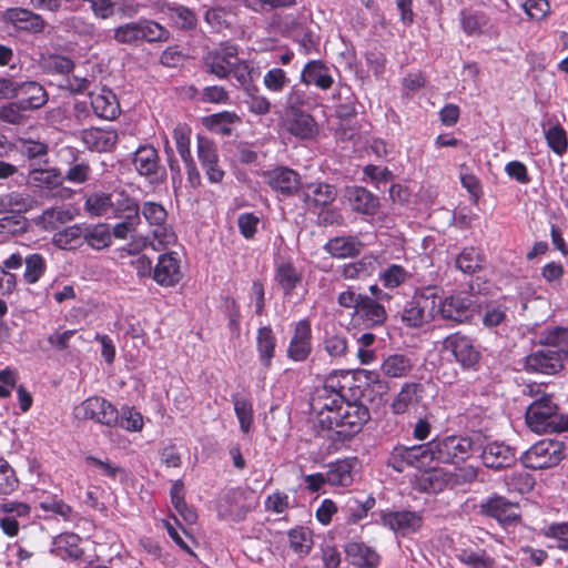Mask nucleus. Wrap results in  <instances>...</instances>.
Masks as SVG:
<instances>
[{
    "mask_svg": "<svg viewBox=\"0 0 568 568\" xmlns=\"http://www.w3.org/2000/svg\"><path fill=\"white\" fill-rule=\"evenodd\" d=\"M110 219L120 220L112 229L113 236L118 240L128 239L141 224L138 200L124 189L114 190L112 192Z\"/></svg>",
    "mask_w": 568,
    "mask_h": 568,
    "instance_id": "obj_1",
    "label": "nucleus"
},
{
    "mask_svg": "<svg viewBox=\"0 0 568 568\" xmlns=\"http://www.w3.org/2000/svg\"><path fill=\"white\" fill-rule=\"evenodd\" d=\"M438 288L435 286L416 290L406 302L400 320L407 327H422L437 315Z\"/></svg>",
    "mask_w": 568,
    "mask_h": 568,
    "instance_id": "obj_2",
    "label": "nucleus"
},
{
    "mask_svg": "<svg viewBox=\"0 0 568 568\" xmlns=\"http://www.w3.org/2000/svg\"><path fill=\"white\" fill-rule=\"evenodd\" d=\"M369 417V410L365 405L345 402L332 415V429H328L332 432L331 437L336 442L345 443L362 430Z\"/></svg>",
    "mask_w": 568,
    "mask_h": 568,
    "instance_id": "obj_3",
    "label": "nucleus"
},
{
    "mask_svg": "<svg viewBox=\"0 0 568 568\" xmlns=\"http://www.w3.org/2000/svg\"><path fill=\"white\" fill-rule=\"evenodd\" d=\"M534 400L526 409L527 426L537 434L552 433L558 405L551 394L541 390L540 386L529 387Z\"/></svg>",
    "mask_w": 568,
    "mask_h": 568,
    "instance_id": "obj_4",
    "label": "nucleus"
},
{
    "mask_svg": "<svg viewBox=\"0 0 568 568\" xmlns=\"http://www.w3.org/2000/svg\"><path fill=\"white\" fill-rule=\"evenodd\" d=\"M432 463L459 464L465 462L471 454L473 442L467 436L446 435L435 437L428 442Z\"/></svg>",
    "mask_w": 568,
    "mask_h": 568,
    "instance_id": "obj_5",
    "label": "nucleus"
},
{
    "mask_svg": "<svg viewBox=\"0 0 568 568\" xmlns=\"http://www.w3.org/2000/svg\"><path fill=\"white\" fill-rule=\"evenodd\" d=\"M345 402L341 392L335 388V379L329 378L323 386L316 388L311 397L310 406L312 412L316 414L317 423L323 429H332V415Z\"/></svg>",
    "mask_w": 568,
    "mask_h": 568,
    "instance_id": "obj_6",
    "label": "nucleus"
},
{
    "mask_svg": "<svg viewBox=\"0 0 568 568\" xmlns=\"http://www.w3.org/2000/svg\"><path fill=\"white\" fill-rule=\"evenodd\" d=\"M428 443L393 447L387 458V466L397 473L415 469L417 473L432 464Z\"/></svg>",
    "mask_w": 568,
    "mask_h": 568,
    "instance_id": "obj_7",
    "label": "nucleus"
},
{
    "mask_svg": "<svg viewBox=\"0 0 568 568\" xmlns=\"http://www.w3.org/2000/svg\"><path fill=\"white\" fill-rule=\"evenodd\" d=\"M256 506L254 494L248 488L234 487L229 489L217 505L219 516L234 521L243 520Z\"/></svg>",
    "mask_w": 568,
    "mask_h": 568,
    "instance_id": "obj_8",
    "label": "nucleus"
},
{
    "mask_svg": "<svg viewBox=\"0 0 568 568\" xmlns=\"http://www.w3.org/2000/svg\"><path fill=\"white\" fill-rule=\"evenodd\" d=\"M562 458L564 445L561 442L542 439L525 452L521 462L527 468L544 469L558 465Z\"/></svg>",
    "mask_w": 568,
    "mask_h": 568,
    "instance_id": "obj_9",
    "label": "nucleus"
},
{
    "mask_svg": "<svg viewBox=\"0 0 568 568\" xmlns=\"http://www.w3.org/2000/svg\"><path fill=\"white\" fill-rule=\"evenodd\" d=\"M79 420H94L105 426H115L119 420V410L103 397L92 396L83 400L73 409Z\"/></svg>",
    "mask_w": 568,
    "mask_h": 568,
    "instance_id": "obj_10",
    "label": "nucleus"
},
{
    "mask_svg": "<svg viewBox=\"0 0 568 568\" xmlns=\"http://www.w3.org/2000/svg\"><path fill=\"white\" fill-rule=\"evenodd\" d=\"M239 55L237 44L222 42L219 47L207 51L203 57L205 71L219 79H226L231 75L232 63Z\"/></svg>",
    "mask_w": 568,
    "mask_h": 568,
    "instance_id": "obj_11",
    "label": "nucleus"
},
{
    "mask_svg": "<svg viewBox=\"0 0 568 568\" xmlns=\"http://www.w3.org/2000/svg\"><path fill=\"white\" fill-rule=\"evenodd\" d=\"M144 220L152 227L153 237L160 245H170L176 236L172 227L166 224L168 212L160 203L146 201L141 207Z\"/></svg>",
    "mask_w": 568,
    "mask_h": 568,
    "instance_id": "obj_12",
    "label": "nucleus"
},
{
    "mask_svg": "<svg viewBox=\"0 0 568 568\" xmlns=\"http://www.w3.org/2000/svg\"><path fill=\"white\" fill-rule=\"evenodd\" d=\"M2 264L7 270H18L24 265L22 275L26 284H36L47 271V260L39 253H30L23 256L21 253H12Z\"/></svg>",
    "mask_w": 568,
    "mask_h": 568,
    "instance_id": "obj_13",
    "label": "nucleus"
},
{
    "mask_svg": "<svg viewBox=\"0 0 568 568\" xmlns=\"http://www.w3.org/2000/svg\"><path fill=\"white\" fill-rule=\"evenodd\" d=\"M312 325L307 318L295 323L293 333L287 346V357L296 363L305 362L313 349Z\"/></svg>",
    "mask_w": 568,
    "mask_h": 568,
    "instance_id": "obj_14",
    "label": "nucleus"
},
{
    "mask_svg": "<svg viewBox=\"0 0 568 568\" xmlns=\"http://www.w3.org/2000/svg\"><path fill=\"white\" fill-rule=\"evenodd\" d=\"M381 523L396 535L408 536L419 530L423 517L412 510H386L381 514Z\"/></svg>",
    "mask_w": 568,
    "mask_h": 568,
    "instance_id": "obj_15",
    "label": "nucleus"
},
{
    "mask_svg": "<svg viewBox=\"0 0 568 568\" xmlns=\"http://www.w3.org/2000/svg\"><path fill=\"white\" fill-rule=\"evenodd\" d=\"M136 172L151 184H159L164 180L165 171L159 164L158 151L151 146H140L133 158Z\"/></svg>",
    "mask_w": 568,
    "mask_h": 568,
    "instance_id": "obj_16",
    "label": "nucleus"
},
{
    "mask_svg": "<svg viewBox=\"0 0 568 568\" xmlns=\"http://www.w3.org/2000/svg\"><path fill=\"white\" fill-rule=\"evenodd\" d=\"M524 365L527 372L547 375L556 374L564 368L562 356L555 347L547 345L526 356Z\"/></svg>",
    "mask_w": 568,
    "mask_h": 568,
    "instance_id": "obj_17",
    "label": "nucleus"
},
{
    "mask_svg": "<svg viewBox=\"0 0 568 568\" xmlns=\"http://www.w3.org/2000/svg\"><path fill=\"white\" fill-rule=\"evenodd\" d=\"M473 312V302L469 296L456 294L443 300L438 294L437 314L443 318L464 323L471 317Z\"/></svg>",
    "mask_w": 568,
    "mask_h": 568,
    "instance_id": "obj_18",
    "label": "nucleus"
},
{
    "mask_svg": "<svg viewBox=\"0 0 568 568\" xmlns=\"http://www.w3.org/2000/svg\"><path fill=\"white\" fill-rule=\"evenodd\" d=\"M443 348L449 352L464 367H471L479 361V352L473 339L460 333L447 336L443 341Z\"/></svg>",
    "mask_w": 568,
    "mask_h": 568,
    "instance_id": "obj_19",
    "label": "nucleus"
},
{
    "mask_svg": "<svg viewBox=\"0 0 568 568\" xmlns=\"http://www.w3.org/2000/svg\"><path fill=\"white\" fill-rule=\"evenodd\" d=\"M450 471L430 465L416 473L412 481L413 487L427 494H438L449 486Z\"/></svg>",
    "mask_w": 568,
    "mask_h": 568,
    "instance_id": "obj_20",
    "label": "nucleus"
},
{
    "mask_svg": "<svg viewBox=\"0 0 568 568\" xmlns=\"http://www.w3.org/2000/svg\"><path fill=\"white\" fill-rule=\"evenodd\" d=\"M182 278L179 254L169 252L161 254L153 268V280L161 286L171 287Z\"/></svg>",
    "mask_w": 568,
    "mask_h": 568,
    "instance_id": "obj_21",
    "label": "nucleus"
},
{
    "mask_svg": "<svg viewBox=\"0 0 568 568\" xmlns=\"http://www.w3.org/2000/svg\"><path fill=\"white\" fill-rule=\"evenodd\" d=\"M267 185L282 196L295 194L301 186L297 172L287 166H277L264 173Z\"/></svg>",
    "mask_w": 568,
    "mask_h": 568,
    "instance_id": "obj_22",
    "label": "nucleus"
},
{
    "mask_svg": "<svg viewBox=\"0 0 568 568\" xmlns=\"http://www.w3.org/2000/svg\"><path fill=\"white\" fill-rule=\"evenodd\" d=\"M2 20L19 31L40 33L45 28V21L38 13L24 8H9L2 13Z\"/></svg>",
    "mask_w": 568,
    "mask_h": 568,
    "instance_id": "obj_23",
    "label": "nucleus"
},
{
    "mask_svg": "<svg viewBox=\"0 0 568 568\" xmlns=\"http://www.w3.org/2000/svg\"><path fill=\"white\" fill-rule=\"evenodd\" d=\"M14 98H18L20 106L27 111L42 108L48 102L44 88L36 81H17Z\"/></svg>",
    "mask_w": 568,
    "mask_h": 568,
    "instance_id": "obj_24",
    "label": "nucleus"
},
{
    "mask_svg": "<svg viewBox=\"0 0 568 568\" xmlns=\"http://www.w3.org/2000/svg\"><path fill=\"white\" fill-rule=\"evenodd\" d=\"M381 265L377 274L378 281L386 290H395L405 284L410 277L412 273L399 263L388 262L387 256L381 254Z\"/></svg>",
    "mask_w": 568,
    "mask_h": 568,
    "instance_id": "obj_25",
    "label": "nucleus"
},
{
    "mask_svg": "<svg viewBox=\"0 0 568 568\" xmlns=\"http://www.w3.org/2000/svg\"><path fill=\"white\" fill-rule=\"evenodd\" d=\"M81 140L91 151L109 152L118 143L119 135L112 128H92L81 132Z\"/></svg>",
    "mask_w": 568,
    "mask_h": 568,
    "instance_id": "obj_26",
    "label": "nucleus"
},
{
    "mask_svg": "<svg viewBox=\"0 0 568 568\" xmlns=\"http://www.w3.org/2000/svg\"><path fill=\"white\" fill-rule=\"evenodd\" d=\"M481 459L486 467L501 469L511 466L516 460V456L510 446L505 443L494 442L484 447Z\"/></svg>",
    "mask_w": 568,
    "mask_h": 568,
    "instance_id": "obj_27",
    "label": "nucleus"
},
{
    "mask_svg": "<svg viewBox=\"0 0 568 568\" xmlns=\"http://www.w3.org/2000/svg\"><path fill=\"white\" fill-rule=\"evenodd\" d=\"M485 515L497 519L501 524H510L519 518L517 505L505 497H490L481 505Z\"/></svg>",
    "mask_w": 568,
    "mask_h": 568,
    "instance_id": "obj_28",
    "label": "nucleus"
},
{
    "mask_svg": "<svg viewBox=\"0 0 568 568\" xmlns=\"http://www.w3.org/2000/svg\"><path fill=\"white\" fill-rule=\"evenodd\" d=\"M90 103L94 114L104 120H113L120 114L116 95L110 89H101L90 94Z\"/></svg>",
    "mask_w": 568,
    "mask_h": 568,
    "instance_id": "obj_29",
    "label": "nucleus"
},
{
    "mask_svg": "<svg viewBox=\"0 0 568 568\" xmlns=\"http://www.w3.org/2000/svg\"><path fill=\"white\" fill-rule=\"evenodd\" d=\"M301 81L306 84H313L321 90H328L333 85V78L329 68L321 60L308 61L302 72Z\"/></svg>",
    "mask_w": 568,
    "mask_h": 568,
    "instance_id": "obj_30",
    "label": "nucleus"
},
{
    "mask_svg": "<svg viewBox=\"0 0 568 568\" xmlns=\"http://www.w3.org/2000/svg\"><path fill=\"white\" fill-rule=\"evenodd\" d=\"M29 181L39 190L41 196L54 197L59 195L62 176L55 170H36L31 172Z\"/></svg>",
    "mask_w": 568,
    "mask_h": 568,
    "instance_id": "obj_31",
    "label": "nucleus"
},
{
    "mask_svg": "<svg viewBox=\"0 0 568 568\" xmlns=\"http://www.w3.org/2000/svg\"><path fill=\"white\" fill-rule=\"evenodd\" d=\"M81 538L74 532H62L52 538L50 552L62 559H78L82 556Z\"/></svg>",
    "mask_w": 568,
    "mask_h": 568,
    "instance_id": "obj_32",
    "label": "nucleus"
},
{
    "mask_svg": "<svg viewBox=\"0 0 568 568\" xmlns=\"http://www.w3.org/2000/svg\"><path fill=\"white\" fill-rule=\"evenodd\" d=\"M286 130L302 140L313 139L317 133V125L313 116L304 111L295 110L285 122Z\"/></svg>",
    "mask_w": 568,
    "mask_h": 568,
    "instance_id": "obj_33",
    "label": "nucleus"
},
{
    "mask_svg": "<svg viewBox=\"0 0 568 568\" xmlns=\"http://www.w3.org/2000/svg\"><path fill=\"white\" fill-rule=\"evenodd\" d=\"M345 554L351 562L358 568H377L381 561L375 549L359 541H352L345 546Z\"/></svg>",
    "mask_w": 568,
    "mask_h": 568,
    "instance_id": "obj_34",
    "label": "nucleus"
},
{
    "mask_svg": "<svg viewBox=\"0 0 568 568\" xmlns=\"http://www.w3.org/2000/svg\"><path fill=\"white\" fill-rule=\"evenodd\" d=\"M274 280L283 291L285 297H291L294 290L301 285L303 273L291 262H282L276 265Z\"/></svg>",
    "mask_w": 568,
    "mask_h": 568,
    "instance_id": "obj_35",
    "label": "nucleus"
},
{
    "mask_svg": "<svg viewBox=\"0 0 568 568\" xmlns=\"http://www.w3.org/2000/svg\"><path fill=\"white\" fill-rule=\"evenodd\" d=\"M355 464L352 459H341L329 464L325 471L327 485L342 488L351 486L354 481Z\"/></svg>",
    "mask_w": 568,
    "mask_h": 568,
    "instance_id": "obj_36",
    "label": "nucleus"
},
{
    "mask_svg": "<svg viewBox=\"0 0 568 568\" xmlns=\"http://www.w3.org/2000/svg\"><path fill=\"white\" fill-rule=\"evenodd\" d=\"M423 386L418 383H405L394 397L390 409L395 415L407 413L422 399Z\"/></svg>",
    "mask_w": 568,
    "mask_h": 568,
    "instance_id": "obj_37",
    "label": "nucleus"
},
{
    "mask_svg": "<svg viewBox=\"0 0 568 568\" xmlns=\"http://www.w3.org/2000/svg\"><path fill=\"white\" fill-rule=\"evenodd\" d=\"M364 244L357 236H336L331 239L324 250L335 258L353 257L361 253Z\"/></svg>",
    "mask_w": 568,
    "mask_h": 568,
    "instance_id": "obj_38",
    "label": "nucleus"
},
{
    "mask_svg": "<svg viewBox=\"0 0 568 568\" xmlns=\"http://www.w3.org/2000/svg\"><path fill=\"white\" fill-rule=\"evenodd\" d=\"M381 255L368 254L361 260L343 265L341 274L347 280H359L373 275L381 265Z\"/></svg>",
    "mask_w": 568,
    "mask_h": 568,
    "instance_id": "obj_39",
    "label": "nucleus"
},
{
    "mask_svg": "<svg viewBox=\"0 0 568 568\" xmlns=\"http://www.w3.org/2000/svg\"><path fill=\"white\" fill-rule=\"evenodd\" d=\"M347 199L353 211L364 215H374L379 205L378 199L362 186L349 187Z\"/></svg>",
    "mask_w": 568,
    "mask_h": 568,
    "instance_id": "obj_40",
    "label": "nucleus"
},
{
    "mask_svg": "<svg viewBox=\"0 0 568 568\" xmlns=\"http://www.w3.org/2000/svg\"><path fill=\"white\" fill-rule=\"evenodd\" d=\"M37 201L23 192H10L0 195V214H23L34 207Z\"/></svg>",
    "mask_w": 568,
    "mask_h": 568,
    "instance_id": "obj_41",
    "label": "nucleus"
},
{
    "mask_svg": "<svg viewBox=\"0 0 568 568\" xmlns=\"http://www.w3.org/2000/svg\"><path fill=\"white\" fill-rule=\"evenodd\" d=\"M276 336L270 325L262 326L256 334V351L258 359L266 369L271 367L275 356Z\"/></svg>",
    "mask_w": 568,
    "mask_h": 568,
    "instance_id": "obj_42",
    "label": "nucleus"
},
{
    "mask_svg": "<svg viewBox=\"0 0 568 568\" xmlns=\"http://www.w3.org/2000/svg\"><path fill=\"white\" fill-rule=\"evenodd\" d=\"M356 314L367 327L381 326L387 318L385 307L367 295L363 297Z\"/></svg>",
    "mask_w": 568,
    "mask_h": 568,
    "instance_id": "obj_43",
    "label": "nucleus"
},
{
    "mask_svg": "<svg viewBox=\"0 0 568 568\" xmlns=\"http://www.w3.org/2000/svg\"><path fill=\"white\" fill-rule=\"evenodd\" d=\"M287 540L290 549L298 558H304L313 548V531L308 527L296 526L287 531Z\"/></svg>",
    "mask_w": 568,
    "mask_h": 568,
    "instance_id": "obj_44",
    "label": "nucleus"
},
{
    "mask_svg": "<svg viewBox=\"0 0 568 568\" xmlns=\"http://www.w3.org/2000/svg\"><path fill=\"white\" fill-rule=\"evenodd\" d=\"M140 42L163 43L171 39L170 30L160 22L148 19H138Z\"/></svg>",
    "mask_w": 568,
    "mask_h": 568,
    "instance_id": "obj_45",
    "label": "nucleus"
},
{
    "mask_svg": "<svg viewBox=\"0 0 568 568\" xmlns=\"http://www.w3.org/2000/svg\"><path fill=\"white\" fill-rule=\"evenodd\" d=\"M72 220L70 210L63 206H54L44 210L40 215L33 219V223L42 231H53L59 225Z\"/></svg>",
    "mask_w": 568,
    "mask_h": 568,
    "instance_id": "obj_46",
    "label": "nucleus"
},
{
    "mask_svg": "<svg viewBox=\"0 0 568 568\" xmlns=\"http://www.w3.org/2000/svg\"><path fill=\"white\" fill-rule=\"evenodd\" d=\"M375 505V499L372 497L366 498L362 501L355 497L346 499L345 504L341 507V514L346 524H357L359 520L367 516L369 509Z\"/></svg>",
    "mask_w": 568,
    "mask_h": 568,
    "instance_id": "obj_47",
    "label": "nucleus"
},
{
    "mask_svg": "<svg viewBox=\"0 0 568 568\" xmlns=\"http://www.w3.org/2000/svg\"><path fill=\"white\" fill-rule=\"evenodd\" d=\"M381 369L389 378H403L413 369V362L405 354H392L384 358Z\"/></svg>",
    "mask_w": 568,
    "mask_h": 568,
    "instance_id": "obj_48",
    "label": "nucleus"
},
{
    "mask_svg": "<svg viewBox=\"0 0 568 568\" xmlns=\"http://www.w3.org/2000/svg\"><path fill=\"white\" fill-rule=\"evenodd\" d=\"M234 413L244 434H248L254 423L253 404L248 395H232Z\"/></svg>",
    "mask_w": 568,
    "mask_h": 568,
    "instance_id": "obj_49",
    "label": "nucleus"
},
{
    "mask_svg": "<svg viewBox=\"0 0 568 568\" xmlns=\"http://www.w3.org/2000/svg\"><path fill=\"white\" fill-rule=\"evenodd\" d=\"M64 28L68 32H72L87 43L98 42L99 40L95 24L83 17L73 16L67 19Z\"/></svg>",
    "mask_w": 568,
    "mask_h": 568,
    "instance_id": "obj_50",
    "label": "nucleus"
},
{
    "mask_svg": "<svg viewBox=\"0 0 568 568\" xmlns=\"http://www.w3.org/2000/svg\"><path fill=\"white\" fill-rule=\"evenodd\" d=\"M84 241V225L74 224L57 232L53 244L61 250H73Z\"/></svg>",
    "mask_w": 568,
    "mask_h": 568,
    "instance_id": "obj_51",
    "label": "nucleus"
},
{
    "mask_svg": "<svg viewBox=\"0 0 568 568\" xmlns=\"http://www.w3.org/2000/svg\"><path fill=\"white\" fill-rule=\"evenodd\" d=\"M456 558L470 568H494L495 559L484 549H458Z\"/></svg>",
    "mask_w": 568,
    "mask_h": 568,
    "instance_id": "obj_52",
    "label": "nucleus"
},
{
    "mask_svg": "<svg viewBox=\"0 0 568 568\" xmlns=\"http://www.w3.org/2000/svg\"><path fill=\"white\" fill-rule=\"evenodd\" d=\"M84 209L91 216H105L110 219L112 193L94 192L88 195Z\"/></svg>",
    "mask_w": 568,
    "mask_h": 568,
    "instance_id": "obj_53",
    "label": "nucleus"
},
{
    "mask_svg": "<svg viewBox=\"0 0 568 568\" xmlns=\"http://www.w3.org/2000/svg\"><path fill=\"white\" fill-rule=\"evenodd\" d=\"M165 14L180 29L191 30L196 26L194 12L182 4H168L165 7Z\"/></svg>",
    "mask_w": 568,
    "mask_h": 568,
    "instance_id": "obj_54",
    "label": "nucleus"
},
{
    "mask_svg": "<svg viewBox=\"0 0 568 568\" xmlns=\"http://www.w3.org/2000/svg\"><path fill=\"white\" fill-rule=\"evenodd\" d=\"M304 195L306 202H313L315 205H326L335 200L336 191L334 186L318 182L308 184Z\"/></svg>",
    "mask_w": 568,
    "mask_h": 568,
    "instance_id": "obj_55",
    "label": "nucleus"
},
{
    "mask_svg": "<svg viewBox=\"0 0 568 568\" xmlns=\"http://www.w3.org/2000/svg\"><path fill=\"white\" fill-rule=\"evenodd\" d=\"M84 241L94 250H102L111 243V232L106 224L84 225Z\"/></svg>",
    "mask_w": 568,
    "mask_h": 568,
    "instance_id": "obj_56",
    "label": "nucleus"
},
{
    "mask_svg": "<svg viewBox=\"0 0 568 568\" xmlns=\"http://www.w3.org/2000/svg\"><path fill=\"white\" fill-rule=\"evenodd\" d=\"M239 120L234 112L223 111L205 118V124L212 131L229 135L232 132V125Z\"/></svg>",
    "mask_w": 568,
    "mask_h": 568,
    "instance_id": "obj_57",
    "label": "nucleus"
},
{
    "mask_svg": "<svg viewBox=\"0 0 568 568\" xmlns=\"http://www.w3.org/2000/svg\"><path fill=\"white\" fill-rule=\"evenodd\" d=\"M290 82L286 72L277 67L267 70L263 75V85L271 93H282Z\"/></svg>",
    "mask_w": 568,
    "mask_h": 568,
    "instance_id": "obj_58",
    "label": "nucleus"
},
{
    "mask_svg": "<svg viewBox=\"0 0 568 568\" xmlns=\"http://www.w3.org/2000/svg\"><path fill=\"white\" fill-rule=\"evenodd\" d=\"M542 342L547 346L555 347L556 351L564 358H568V329L564 327H555L548 329L544 336Z\"/></svg>",
    "mask_w": 568,
    "mask_h": 568,
    "instance_id": "obj_59",
    "label": "nucleus"
},
{
    "mask_svg": "<svg viewBox=\"0 0 568 568\" xmlns=\"http://www.w3.org/2000/svg\"><path fill=\"white\" fill-rule=\"evenodd\" d=\"M116 425L128 432H141L144 425L143 416L134 407L122 406Z\"/></svg>",
    "mask_w": 568,
    "mask_h": 568,
    "instance_id": "obj_60",
    "label": "nucleus"
},
{
    "mask_svg": "<svg viewBox=\"0 0 568 568\" xmlns=\"http://www.w3.org/2000/svg\"><path fill=\"white\" fill-rule=\"evenodd\" d=\"M481 255L475 247L464 248L456 257V267L463 273L471 274L480 268Z\"/></svg>",
    "mask_w": 568,
    "mask_h": 568,
    "instance_id": "obj_61",
    "label": "nucleus"
},
{
    "mask_svg": "<svg viewBox=\"0 0 568 568\" xmlns=\"http://www.w3.org/2000/svg\"><path fill=\"white\" fill-rule=\"evenodd\" d=\"M204 20L215 32L229 29L233 23L231 12L221 7L207 9Z\"/></svg>",
    "mask_w": 568,
    "mask_h": 568,
    "instance_id": "obj_62",
    "label": "nucleus"
},
{
    "mask_svg": "<svg viewBox=\"0 0 568 568\" xmlns=\"http://www.w3.org/2000/svg\"><path fill=\"white\" fill-rule=\"evenodd\" d=\"M545 139L547 141L548 146L556 153L561 156L567 152L568 149V139L565 129L557 124L550 126L545 132Z\"/></svg>",
    "mask_w": 568,
    "mask_h": 568,
    "instance_id": "obj_63",
    "label": "nucleus"
},
{
    "mask_svg": "<svg viewBox=\"0 0 568 568\" xmlns=\"http://www.w3.org/2000/svg\"><path fill=\"white\" fill-rule=\"evenodd\" d=\"M1 516L9 517L20 524H23L30 519L31 506L19 500H4L2 501Z\"/></svg>",
    "mask_w": 568,
    "mask_h": 568,
    "instance_id": "obj_64",
    "label": "nucleus"
}]
</instances>
